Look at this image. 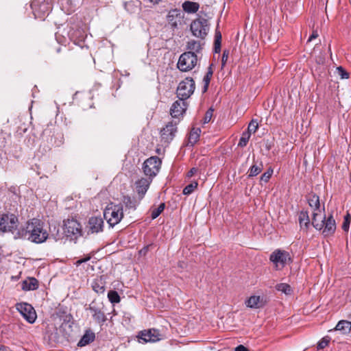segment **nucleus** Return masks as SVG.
Listing matches in <instances>:
<instances>
[{"instance_id":"f257e3e1","label":"nucleus","mask_w":351,"mask_h":351,"mask_svg":"<svg viewBox=\"0 0 351 351\" xmlns=\"http://www.w3.org/2000/svg\"><path fill=\"white\" fill-rule=\"evenodd\" d=\"M60 319L62 321L60 326L58 328H55L48 336L49 343L52 346L63 344L67 341L72 331V315L71 314L64 315Z\"/></svg>"},{"instance_id":"f03ea898","label":"nucleus","mask_w":351,"mask_h":351,"mask_svg":"<svg viewBox=\"0 0 351 351\" xmlns=\"http://www.w3.org/2000/svg\"><path fill=\"white\" fill-rule=\"evenodd\" d=\"M22 235L33 243H42L47 239L49 234L40 220L32 219L22 230Z\"/></svg>"},{"instance_id":"7ed1b4c3","label":"nucleus","mask_w":351,"mask_h":351,"mask_svg":"<svg viewBox=\"0 0 351 351\" xmlns=\"http://www.w3.org/2000/svg\"><path fill=\"white\" fill-rule=\"evenodd\" d=\"M312 225L316 230H322L324 237L332 235L336 230V222L332 214L322 217L317 212L313 213Z\"/></svg>"},{"instance_id":"20e7f679","label":"nucleus","mask_w":351,"mask_h":351,"mask_svg":"<svg viewBox=\"0 0 351 351\" xmlns=\"http://www.w3.org/2000/svg\"><path fill=\"white\" fill-rule=\"evenodd\" d=\"M104 217L110 226L118 224L123 217V206L116 204L108 207L104 211Z\"/></svg>"},{"instance_id":"39448f33","label":"nucleus","mask_w":351,"mask_h":351,"mask_svg":"<svg viewBox=\"0 0 351 351\" xmlns=\"http://www.w3.org/2000/svg\"><path fill=\"white\" fill-rule=\"evenodd\" d=\"M195 84L192 78L186 77L180 82L177 88V96L179 99L185 101L193 93Z\"/></svg>"},{"instance_id":"423d86ee","label":"nucleus","mask_w":351,"mask_h":351,"mask_svg":"<svg viewBox=\"0 0 351 351\" xmlns=\"http://www.w3.org/2000/svg\"><path fill=\"white\" fill-rule=\"evenodd\" d=\"M198 57L191 52H184L179 58L177 67L182 71L186 72L192 70L197 64Z\"/></svg>"},{"instance_id":"0eeeda50","label":"nucleus","mask_w":351,"mask_h":351,"mask_svg":"<svg viewBox=\"0 0 351 351\" xmlns=\"http://www.w3.org/2000/svg\"><path fill=\"white\" fill-rule=\"evenodd\" d=\"M161 160L158 156H152L147 159L143 165V169L147 178L153 179L159 172Z\"/></svg>"},{"instance_id":"6e6552de","label":"nucleus","mask_w":351,"mask_h":351,"mask_svg":"<svg viewBox=\"0 0 351 351\" xmlns=\"http://www.w3.org/2000/svg\"><path fill=\"white\" fill-rule=\"evenodd\" d=\"M269 260L274 264L276 269H281L291 261L288 252L280 249L274 250L270 255Z\"/></svg>"},{"instance_id":"1a4fd4ad","label":"nucleus","mask_w":351,"mask_h":351,"mask_svg":"<svg viewBox=\"0 0 351 351\" xmlns=\"http://www.w3.org/2000/svg\"><path fill=\"white\" fill-rule=\"evenodd\" d=\"M64 232L67 237L75 240L82 235V225L75 219H68L64 221Z\"/></svg>"},{"instance_id":"9d476101","label":"nucleus","mask_w":351,"mask_h":351,"mask_svg":"<svg viewBox=\"0 0 351 351\" xmlns=\"http://www.w3.org/2000/svg\"><path fill=\"white\" fill-rule=\"evenodd\" d=\"M191 30L194 36L204 39L209 30L208 21L204 18L194 20L191 24Z\"/></svg>"},{"instance_id":"9b49d317","label":"nucleus","mask_w":351,"mask_h":351,"mask_svg":"<svg viewBox=\"0 0 351 351\" xmlns=\"http://www.w3.org/2000/svg\"><path fill=\"white\" fill-rule=\"evenodd\" d=\"M32 9L36 18L43 19L52 9L50 0H36L31 4Z\"/></svg>"},{"instance_id":"f8f14e48","label":"nucleus","mask_w":351,"mask_h":351,"mask_svg":"<svg viewBox=\"0 0 351 351\" xmlns=\"http://www.w3.org/2000/svg\"><path fill=\"white\" fill-rule=\"evenodd\" d=\"M18 219L13 214L0 217V232H11L17 227Z\"/></svg>"},{"instance_id":"ddd939ff","label":"nucleus","mask_w":351,"mask_h":351,"mask_svg":"<svg viewBox=\"0 0 351 351\" xmlns=\"http://www.w3.org/2000/svg\"><path fill=\"white\" fill-rule=\"evenodd\" d=\"M16 309L23 318L30 324H33L37 317L34 307L28 303H19L16 306Z\"/></svg>"},{"instance_id":"4468645a","label":"nucleus","mask_w":351,"mask_h":351,"mask_svg":"<svg viewBox=\"0 0 351 351\" xmlns=\"http://www.w3.org/2000/svg\"><path fill=\"white\" fill-rule=\"evenodd\" d=\"M138 337L144 343H154L162 339V335L158 330L152 328L140 332Z\"/></svg>"},{"instance_id":"2eb2a0df","label":"nucleus","mask_w":351,"mask_h":351,"mask_svg":"<svg viewBox=\"0 0 351 351\" xmlns=\"http://www.w3.org/2000/svg\"><path fill=\"white\" fill-rule=\"evenodd\" d=\"M104 220L100 217H92L86 226L88 234H97L103 231Z\"/></svg>"},{"instance_id":"dca6fc26","label":"nucleus","mask_w":351,"mask_h":351,"mask_svg":"<svg viewBox=\"0 0 351 351\" xmlns=\"http://www.w3.org/2000/svg\"><path fill=\"white\" fill-rule=\"evenodd\" d=\"M182 21V16L180 10H171L167 15V24L173 30L178 29V25L181 24Z\"/></svg>"},{"instance_id":"f3484780","label":"nucleus","mask_w":351,"mask_h":351,"mask_svg":"<svg viewBox=\"0 0 351 351\" xmlns=\"http://www.w3.org/2000/svg\"><path fill=\"white\" fill-rule=\"evenodd\" d=\"M176 125V123L169 122L161 130V138L165 142L169 143L173 140L177 132Z\"/></svg>"},{"instance_id":"a211bd4d","label":"nucleus","mask_w":351,"mask_h":351,"mask_svg":"<svg viewBox=\"0 0 351 351\" xmlns=\"http://www.w3.org/2000/svg\"><path fill=\"white\" fill-rule=\"evenodd\" d=\"M152 182V180L150 178H142L135 182L136 190L140 199L143 198Z\"/></svg>"},{"instance_id":"6ab92c4d","label":"nucleus","mask_w":351,"mask_h":351,"mask_svg":"<svg viewBox=\"0 0 351 351\" xmlns=\"http://www.w3.org/2000/svg\"><path fill=\"white\" fill-rule=\"evenodd\" d=\"M186 109V103L182 100L176 101L171 106L170 114L174 118H178L182 115Z\"/></svg>"},{"instance_id":"aec40b11","label":"nucleus","mask_w":351,"mask_h":351,"mask_svg":"<svg viewBox=\"0 0 351 351\" xmlns=\"http://www.w3.org/2000/svg\"><path fill=\"white\" fill-rule=\"evenodd\" d=\"M88 310L92 313V316L95 322L99 324H103L106 321V317L104 312L99 308L95 306L93 302L89 305Z\"/></svg>"},{"instance_id":"412c9836","label":"nucleus","mask_w":351,"mask_h":351,"mask_svg":"<svg viewBox=\"0 0 351 351\" xmlns=\"http://www.w3.org/2000/svg\"><path fill=\"white\" fill-rule=\"evenodd\" d=\"M204 43L200 41H197L195 40H190L186 43V49L187 52H191L193 55H197L201 53Z\"/></svg>"},{"instance_id":"4be33fe9","label":"nucleus","mask_w":351,"mask_h":351,"mask_svg":"<svg viewBox=\"0 0 351 351\" xmlns=\"http://www.w3.org/2000/svg\"><path fill=\"white\" fill-rule=\"evenodd\" d=\"M335 330L340 331L343 335H348L351 332V322L348 320H341L336 325Z\"/></svg>"},{"instance_id":"5701e85b","label":"nucleus","mask_w":351,"mask_h":351,"mask_svg":"<svg viewBox=\"0 0 351 351\" xmlns=\"http://www.w3.org/2000/svg\"><path fill=\"white\" fill-rule=\"evenodd\" d=\"M38 287V282L35 278H29L22 283V289L25 291L36 290Z\"/></svg>"},{"instance_id":"b1692460","label":"nucleus","mask_w":351,"mask_h":351,"mask_svg":"<svg viewBox=\"0 0 351 351\" xmlns=\"http://www.w3.org/2000/svg\"><path fill=\"white\" fill-rule=\"evenodd\" d=\"M309 206L313 208V213L317 212L319 215L322 214V208L320 207L319 197L316 195H312L309 197L308 199Z\"/></svg>"},{"instance_id":"393cba45","label":"nucleus","mask_w":351,"mask_h":351,"mask_svg":"<svg viewBox=\"0 0 351 351\" xmlns=\"http://www.w3.org/2000/svg\"><path fill=\"white\" fill-rule=\"evenodd\" d=\"M298 220L301 229L306 231L310 223V219L308 217V212L301 211L299 213Z\"/></svg>"},{"instance_id":"a878e982","label":"nucleus","mask_w":351,"mask_h":351,"mask_svg":"<svg viewBox=\"0 0 351 351\" xmlns=\"http://www.w3.org/2000/svg\"><path fill=\"white\" fill-rule=\"evenodd\" d=\"M245 304L247 307L251 308H258L263 306L262 301L260 296L253 295L248 298Z\"/></svg>"},{"instance_id":"bb28decb","label":"nucleus","mask_w":351,"mask_h":351,"mask_svg":"<svg viewBox=\"0 0 351 351\" xmlns=\"http://www.w3.org/2000/svg\"><path fill=\"white\" fill-rule=\"evenodd\" d=\"M93 289L97 293H104L105 292V282L101 278L94 280L92 282Z\"/></svg>"},{"instance_id":"cd10ccee","label":"nucleus","mask_w":351,"mask_h":351,"mask_svg":"<svg viewBox=\"0 0 351 351\" xmlns=\"http://www.w3.org/2000/svg\"><path fill=\"white\" fill-rule=\"evenodd\" d=\"M95 338V335L92 331H86V333L83 335L80 341H79L78 345L80 346H84L90 342H93Z\"/></svg>"},{"instance_id":"c85d7f7f","label":"nucleus","mask_w":351,"mask_h":351,"mask_svg":"<svg viewBox=\"0 0 351 351\" xmlns=\"http://www.w3.org/2000/svg\"><path fill=\"white\" fill-rule=\"evenodd\" d=\"M199 4L193 1H185L182 4L183 10L188 13H195L199 9Z\"/></svg>"},{"instance_id":"c756f323","label":"nucleus","mask_w":351,"mask_h":351,"mask_svg":"<svg viewBox=\"0 0 351 351\" xmlns=\"http://www.w3.org/2000/svg\"><path fill=\"white\" fill-rule=\"evenodd\" d=\"M263 169V165L261 162L258 165L255 163L248 170V177L252 178L256 176L259 174Z\"/></svg>"},{"instance_id":"7c9ffc66","label":"nucleus","mask_w":351,"mask_h":351,"mask_svg":"<svg viewBox=\"0 0 351 351\" xmlns=\"http://www.w3.org/2000/svg\"><path fill=\"white\" fill-rule=\"evenodd\" d=\"M200 133L199 128H193L189 134V143L193 145L199 140Z\"/></svg>"},{"instance_id":"2f4dec72","label":"nucleus","mask_w":351,"mask_h":351,"mask_svg":"<svg viewBox=\"0 0 351 351\" xmlns=\"http://www.w3.org/2000/svg\"><path fill=\"white\" fill-rule=\"evenodd\" d=\"M213 69H212L211 66H209L206 74L205 75V76L203 78V82L204 83V85L203 87L204 93L206 92L208 90V86H209V84L210 82V79L213 76Z\"/></svg>"},{"instance_id":"473e14b6","label":"nucleus","mask_w":351,"mask_h":351,"mask_svg":"<svg viewBox=\"0 0 351 351\" xmlns=\"http://www.w3.org/2000/svg\"><path fill=\"white\" fill-rule=\"evenodd\" d=\"M276 289L278 291H281L282 293H285L286 295H289L292 292V289H291L290 285H289L287 283H280V284H278L276 286Z\"/></svg>"},{"instance_id":"72a5a7b5","label":"nucleus","mask_w":351,"mask_h":351,"mask_svg":"<svg viewBox=\"0 0 351 351\" xmlns=\"http://www.w3.org/2000/svg\"><path fill=\"white\" fill-rule=\"evenodd\" d=\"M123 203L125 207L130 209H135L136 206V202L129 196H124L123 199Z\"/></svg>"},{"instance_id":"f704fd0d","label":"nucleus","mask_w":351,"mask_h":351,"mask_svg":"<svg viewBox=\"0 0 351 351\" xmlns=\"http://www.w3.org/2000/svg\"><path fill=\"white\" fill-rule=\"evenodd\" d=\"M108 298L112 304L119 303L121 300L120 296L116 291H110L108 293Z\"/></svg>"},{"instance_id":"c9c22d12","label":"nucleus","mask_w":351,"mask_h":351,"mask_svg":"<svg viewBox=\"0 0 351 351\" xmlns=\"http://www.w3.org/2000/svg\"><path fill=\"white\" fill-rule=\"evenodd\" d=\"M197 185L198 184L197 182H192L191 184H188L184 188L183 194L187 195L191 194L197 187Z\"/></svg>"},{"instance_id":"e433bc0d","label":"nucleus","mask_w":351,"mask_h":351,"mask_svg":"<svg viewBox=\"0 0 351 351\" xmlns=\"http://www.w3.org/2000/svg\"><path fill=\"white\" fill-rule=\"evenodd\" d=\"M165 208V203H161L158 206V208H154L152 210V214H151L152 219H154L157 218L161 214V213L164 210Z\"/></svg>"},{"instance_id":"4c0bfd02","label":"nucleus","mask_w":351,"mask_h":351,"mask_svg":"<svg viewBox=\"0 0 351 351\" xmlns=\"http://www.w3.org/2000/svg\"><path fill=\"white\" fill-rule=\"evenodd\" d=\"M250 136L251 135L249 134V132H243L238 143V146L241 147H245Z\"/></svg>"},{"instance_id":"58836bf2","label":"nucleus","mask_w":351,"mask_h":351,"mask_svg":"<svg viewBox=\"0 0 351 351\" xmlns=\"http://www.w3.org/2000/svg\"><path fill=\"white\" fill-rule=\"evenodd\" d=\"M258 128V123L257 120L252 119L247 127V130L245 131L246 132H249V134L251 135L252 133H255L256 130Z\"/></svg>"},{"instance_id":"ea45409f","label":"nucleus","mask_w":351,"mask_h":351,"mask_svg":"<svg viewBox=\"0 0 351 351\" xmlns=\"http://www.w3.org/2000/svg\"><path fill=\"white\" fill-rule=\"evenodd\" d=\"M351 221V217L349 213L344 216L343 222L342 224V229L345 232H348L349 230L350 223Z\"/></svg>"},{"instance_id":"a19ab883","label":"nucleus","mask_w":351,"mask_h":351,"mask_svg":"<svg viewBox=\"0 0 351 351\" xmlns=\"http://www.w3.org/2000/svg\"><path fill=\"white\" fill-rule=\"evenodd\" d=\"M69 36H70V38L74 42H75L77 39L79 40L82 39V32L80 30H77L76 33L75 32L70 31L69 32Z\"/></svg>"},{"instance_id":"79ce46f5","label":"nucleus","mask_w":351,"mask_h":351,"mask_svg":"<svg viewBox=\"0 0 351 351\" xmlns=\"http://www.w3.org/2000/svg\"><path fill=\"white\" fill-rule=\"evenodd\" d=\"M221 40V35L220 32L216 31L215 40V49L216 52H217L218 50H220Z\"/></svg>"},{"instance_id":"37998d69","label":"nucleus","mask_w":351,"mask_h":351,"mask_svg":"<svg viewBox=\"0 0 351 351\" xmlns=\"http://www.w3.org/2000/svg\"><path fill=\"white\" fill-rule=\"evenodd\" d=\"M329 341L330 339L328 337L322 338L317 343V349H324L328 345Z\"/></svg>"},{"instance_id":"c03bdc74","label":"nucleus","mask_w":351,"mask_h":351,"mask_svg":"<svg viewBox=\"0 0 351 351\" xmlns=\"http://www.w3.org/2000/svg\"><path fill=\"white\" fill-rule=\"evenodd\" d=\"M272 173H273V170L271 169H268L266 172H265L261 176V181L267 182L269 181V178H271Z\"/></svg>"},{"instance_id":"a18cd8bd","label":"nucleus","mask_w":351,"mask_h":351,"mask_svg":"<svg viewBox=\"0 0 351 351\" xmlns=\"http://www.w3.org/2000/svg\"><path fill=\"white\" fill-rule=\"evenodd\" d=\"M337 70L341 79H348L349 77V73L341 66L337 67Z\"/></svg>"},{"instance_id":"49530a36","label":"nucleus","mask_w":351,"mask_h":351,"mask_svg":"<svg viewBox=\"0 0 351 351\" xmlns=\"http://www.w3.org/2000/svg\"><path fill=\"white\" fill-rule=\"evenodd\" d=\"M213 110L210 108L206 112L204 117V123H207L210 121L213 117Z\"/></svg>"},{"instance_id":"de8ad7c7","label":"nucleus","mask_w":351,"mask_h":351,"mask_svg":"<svg viewBox=\"0 0 351 351\" xmlns=\"http://www.w3.org/2000/svg\"><path fill=\"white\" fill-rule=\"evenodd\" d=\"M90 259V256H86L85 258H81L75 263V265L78 267L81 264L88 261Z\"/></svg>"},{"instance_id":"09e8293b","label":"nucleus","mask_w":351,"mask_h":351,"mask_svg":"<svg viewBox=\"0 0 351 351\" xmlns=\"http://www.w3.org/2000/svg\"><path fill=\"white\" fill-rule=\"evenodd\" d=\"M228 58V52L223 51L222 56V66H224Z\"/></svg>"},{"instance_id":"8fccbe9b","label":"nucleus","mask_w":351,"mask_h":351,"mask_svg":"<svg viewBox=\"0 0 351 351\" xmlns=\"http://www.w3.org/2000/svg\"><path fill=\"white\" fill-rule=\"evenodd\" d=\"M198 169L197 168H192L191 170L188 172L187 176L188 177H192L194 174H195L197 172Z\"/></svg>"},{"instance_id":"3c124183","label":"nucleus","mask_w":351,"mask_h":351,"mask_svg":"<svg viewBox=\"0 0 351 351\" xmlns=\"http://www.w3.org/2000/svg\"><path fill=\"white\" fill-rule=\"evenodd\" d=\"M318 37V34L317 31H313L312 34L310 36V37L308 39V42L311 41L312 40Z\"/></svg>"},{"instance_id":"603ef678","label":"nucleus","mask_w":351,"mask_h":351,"mask_svg":"<svg viewBox=\"0 0 351 351\" xmlns=\"http://www.w3.org/2000/svg\"><path fill=\"white\" fill-rule=\"evenodd\" d=\"M235 351H248V349L243 345H239L235 348Z\"/></svg>"},{"instance_id":"864d4df0","label":"nucleus","mask_w":351,"mask_h":351,"mask_svg":"<svg viewBox=\"0 0 351 351\" xmlns=\"http://www.w3.org/2000/svg\"><path fill=\"white\" fill-rule=\"evenodd\" d=\"M150 245H147L145 247H144L141 251H140V253L141 254H145L147 251L149 250V247Z\"/></svg>"},{"instance_id":"5fc2aeb1","label":"nucleus","mask_w":351,"mask_h":351,"mask_svg":"<svg viewBox=\"0 0 351 351\" xmlns=\"http://www.w3.org/2000/svg\"><path fill=\"white\" fill-rule=\"evenodd\" d=\"M0 351H11L9 348L0 344Z\"/></svg>"},{"instance_id":"6e6d98bb","label":"nucleus","mask_w":351,"mask_h":351,"mask_svg":"<svg viewBox=\"0 0 351 351\" xmlns=\"http://www.w3.org/2000/svg\"><path fill=\"white\" fill-rule=\"evenodd\" d=\"M60 51H61V47H59L57 49V52H58V53H59V52H60Z\"/></svg>"}]
</instances>
